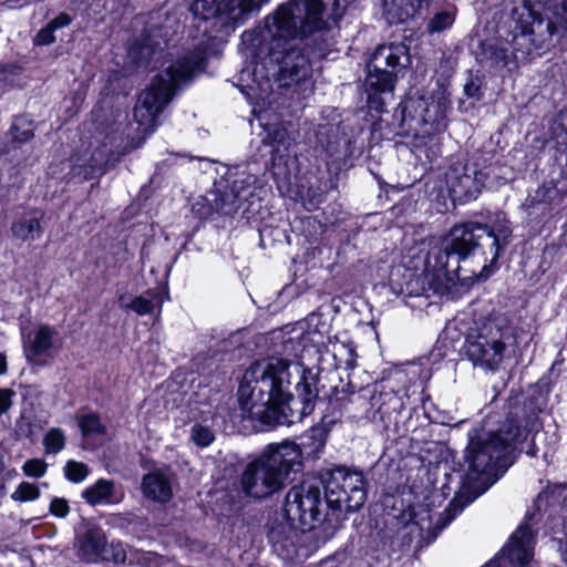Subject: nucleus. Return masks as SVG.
<instances>
[{
  "label": "nucleus",
  "instance_id": "obj_33",
  "mask_svg": "<svg viewBox=\"0 0 567 567\" xmlns=\"http://www.w3.org/2000/svg\"><path fill=\"white\" fill-rule=\"evenodd\" d=\"M89 467L81 462L69 461L64 466L65 477L73 483L83 482L89 475Z\"/></svg>",
  "mask_w": 567,
  "mask_h": 567
},
{
  "label": "nucleus",
  "instance_id": "obj_25",
  "mask_svg": "<svg viewBox=\"0 0 567 567\" xmlns=\"http://www.w3.org/2000/svg\"><path fill=\"white\" fill-rule=\"evenodd\" d=\"M105 163L106 159L101 153L93 154L89 165H86L85 163H79V161H76L72 168L73 175H83L84 179L93 178L95 174L103 173V166L105 165Z\"/></svg>",
  "mask_w": 567,
  "mask_h": 567
},
{
  "label": "nucleus",
  "instance_id": "obj_41",
  "mask_svg": "<svg viewBox=\"0 0 567 567\" xmlns=\"http://www.w3.org/2000/svg\"><path fill=\"white\" fill-rule=\"evenodd\" d=\"M54 29L48 24L45 28L41 29L37 37H35V43L39 45H49L55 41L54 37Z\"/></svg>",
  "mask_w": 567,
  "mask_h": 567
},
{
  "label": "nucleus",
  "instance_id": "obj_19",
  "mask_svg": "<svg viewBox=\"0 0 567 567\" xmlns=\"http://www.w3.org/2000/svg\"><path fill=\"white\" fill-rule=\"evenodd\" d=\"M567 195V177L559 174L556 178L545 181L538 188L529 196L528 202L530 206L544 204L555 206L563 202Z\"/></svg>",
  "mask_w": 567,
  "mask_h": 567
},
{
  "label": "nucleus",
  "instance_id": "obj_30",
  "mask_svg": "<svg viewBox=\"0 0 567 567\" xmlns=\"http://www.w3.org/2000/svg\"><path fill=\"white\" fill-rule=\"evenodd\" d=\"M126 560V551L120 542H105L101 561H112L114 564H123Z\"/></svg>",
  "mask_w": 567,
  "mask_h": 567
},
{
  "label": "nucleus",
  "instance_id": "obj_5",
  "mask_svg": "<svg viewBox=\"0 0 567 567\" xmlns=\"http://www.w3.org/2000/svg\"><path fill=\"white\" fill-rule=\"evenodd\" d=\"M301 451L295 442L269 444L241 474L243 491L255 498H266L282 489L292 472L301 468Z\"/></svg>",
  "mask_w": 567,
  "mask_h": 567
},
{
  "label": "nucleus",
  "instance_id": "obj_17",
  "mask_svg": "<svg viewBox=\"0 0 567 567\" xmlns=\"http://www.w3.org/2000/svg\"><path fill=\"white\" fill-rule=\"evenodd\" d=\"M141 489L145 498L155 503H167L173 496L172 480L162 471H153L144 475Z\"/></svg>",
  "mask_w": 567,
  "mask_h": 567
},
{
  "label": "nucleus",
  "instance_id": "obj_20",
  "mask_svg": "<svg viewBox=\"0 0 567 567\" xmlns=\"http://www.w3.org/2000/svg\"><path fill=\"white\" fill-rule=\"evenodd\" d=\"M106 542L105 533L99 527H90L78 539V554L83 561L99 563Z\"/></svg>",
  "mask_w": 567,
  "mask_h": 567
},
{
  "label": "nucleus",
  "instance_id": "obj_37",
  "mask_svg": "<svg viewBox=\"0 0 567 567\" xmlns=\"http://www.w3.org/2000/svg\"><path fill=\"white\" fill-rule=\"evenodd\" d=\"M48 470V464L42 458H31L28 460L22 465V471L27 476L40 478L45 475Z\"/></svg>",
  "mask_w": 567,
  "mask_h": 567
},
{
  "label": "nucleus",
  "instance_id": "obj_3",
  "mask_svg": "<svg viewBox=\"0 0 567 567\" xmlns=\"http://www.w3.org/2000/svg\"><path fill=\"white\" fill-rule=\"evenodd\" d=\"M292 377L298 379L295 390L302 404L301 414H309L318 396L315 374L298 363L275 357L259 360L246 370L238 389L243 411L265 425L287 423Z\"/></svg>",
  "mask_w": 567,
  "mask_h": 567
},
{
  "label": "nucleus",
  "instance_id": "obj_28",
  "mask_svg": "<svg viewBox=\"0 0 567 567\" xmlns=\"http://www.w3.org/2000/svg\"><path fill=\"white\" fill-rule=\"evenodd\" d=\"M190 440L195 445L204 449L215 441V432L208 425L196 423L190 429Z\"/></svg>",
  "mask_w": 567,
  "mask_h": 567
},
{
  "label": "nucleus",
  "instance_id": "obj_44",
  "mask_svg": "<svg viewBox=\"0 0 567 567\" xmlns=\"http://www.w3.org/2000/svg\"><path fill=\"white\" fill-rule=\"evenodd\" d=\"M12 392L9 390H2V412L10 405V396Z\"/></svg>",
  "mask_w": 567,
  "mask_h": 567
},
{
  "label": "nucleus",
  "instance_id": "obj_42",
  "mask_svg": "<svg viewBox=\"0 0 567 567\" xmlns=\"http://www.w3.org/2000/svg\"><path fill=\"white\" fill-rule=\"evenodd\" d=\"M71 23V18L66 13H60L56 18H54L49 24L54 29H60L66 27Z\"/></svg>",
  "mask_w": 567,
  "mask_h": 567
},
{
  "label": "nucleus",
  "instance_id": "obj_46",
  "mask_svg": "<svg viewBox=\"0 0 567 567\" xmlns=\"http://www.w3.org/2000/svg\"><path fill=\"white\" fill-rule=\"evenodd\" d=\"M1 369H2V373H3V372H4V369H6V364H4V362H3V361H2Z\"/></svg>",
  "mask_w": 567,
  "mask_h": 567
},
{
  "label": "nucleus",
  "instance_id": "obj_38",
  "mask_svg": "<svg viewBox=\"0 0 567 567\" xmlns=\"http://www.w3.org/2000/svg\"><path fill=\"white\" fill-rule=\"evenodd\" d=\"M127 307L140 316L152 313L154 310L153 302L143 296L135 297Z\"/></svg>",
  "mask_w": 567,
  "mask_h": 567
},
{
  "label": "nucleus",
  "instance_id": "obj_36",
  "mask_svg": "<svg viewBox=\"0 0 567 567\" xmlns=\"http://www.w3.org/2000/svg\"><path fill=\"white\" fill-rule=\"evenodd\" d=\"M39 496H40V491H39L38 486L34 484L28 483V482H22L21 484H19L18 487L16 488V491L11 495V497L13 499L24 501V502L37 499V498H39Z\"/></svg>",
  "mask_w": 567,
  "mask_h": 567
},
{
  "label": "nucleus",
  "instance_id": "obj_2",
  "mask_svg": "<svg viewBox=\"0 0 567 567\" xmlns=\"http://www.w3.org/2000/svg\"><path fill=\"white\" fill-rule=\"evenodd\" d=\"M512 228L505 214L497 213L488 224L454 226L442 248L432 249L426 269L446 282L470 284L487 279L499 254L509 244Z\"/></svg>",
  "mask_w": 567,
  "mask_h": 567
},
{
  "label": "nucleus",
  "instance_id": "obj_15",
  "mask_svg": "<svg viewBox=\"0 0 567 567\" xmlns=\"http://www.w3.org/2000/svg\"><path fill=\"white\" fill-rule=\"evenodd\" d=\"M445 178L452 199L466 203L477 198L485 185L486 173L474 166L455 164L449 168Z\"/></svg>",
  "mask_w": 567,
  "mask_h": 567
},
{
  "label": "nucleus",
  "instance_id": "obj_13",
  "mask_svg": "<svg viewBox=\"0 0 567 567\" xmlns=\"http://www.w3.org/2000/svg\"><path fill=\"white\" fill-rule=\"evenodd\" d=\"M535 538L527 523L518 526L507 544L484 567H530Z\"/></svg>",
  "mask_w": 567,
  "mask_h": 567
},
{
  "label": "nucleus",
  "instance_id": "obj_16",
  "mask_svg": "<svg viewBox=\"0 0 567 567\" xmlns=\"http://www.w3.org/2000/svg\"><path fill=\"white\" fill-rule=\"evenodd\" d=\"M56 331L49 326H40L29 334L24 346L27 359L35 364H44L51 358Z\"/></svg>",
  "mask_w": 567,
  "mask_h": 567
},
{
  "label": "nucleus",
  "instance_id": "obj_24",
  "mask_svg": "<svg viewBox=\"0 0 567 567\" xmlns=\"http://www.w3.org/2000/svg\"><path fill=\"white\" fill-rule=\"evenodd\" d=\"M334 367L338 369H353L355 367V349L352 343L330 342Z\"/></svg>",
  "mask_w": 567,
  "mask_h": 567
},
{
  "label": "nucleus",
  "instance_id": "obj_10",
  "mask_svg": "<svg viewBox=\"0 0 567 567\" xmlns=\"http://www.w3.org/2000/svg\"><path fill=\"white\" fill-rule=\"evenodd\" d=\"M324 496L328 507L333 511H358L367 498L363 474L346 467L333 470L324 483Z\"/></svg>",
  "mask_w": 567,
  "mask_h": 567
},
{
  "label": "nucleus",
  "instance_id": "obj_8",
  "mask_svg": "<svg viewBox=\"0 0 567 567\" xmlns=\"http://www.w3.org/2000/svg\"><path fill=\"white\" fill-rule=\"evenodd\" d=\"M512 328L504 317L488 318L474 328L466 339V354L474 365L496 370L504 359Z\"/></svg>",
  "mask_w": 567,
  "mask_h": 567
},
{
  "label": "nucleus",
  "instance_id": "obj_31",
  "mask_svg": "<svg viewBox=\"0 0 567 567\" xmlns=\"http://www.w3.org/2000/svg\"><path fill=\"white\" fill-rule=\"evenodd\" d=\"M455 20L453 11L437 12L427 23V31L430 33H439L452 27Z\"/></svg>",
  "mask_w": 567,
  "mask_h": 567
},
{
  "label": "nucleus",
  "instance_id": "obj_7",
  "mask_svg": "<svg viewBox=\"0 0 567 567\" xmlns=\"http://www.w3.org/2000/svg\"><path fill=\"white\" fill-rule=\"evenodd\" d=\"M408 62V48L402 43L383 44L375 49L364 82L371 109L383 111L385 100L382 95H392L398 73Z\"/></svg>",
  "mask_w": 567,
  "mask_h": 567
},
{
  "label": "nucleus",
  "instance_id": "obj_1",
  "mask_svg": "<svg viewBox=\"0 0 567 567\" xmlns=\"http://www.w3.org/2000/svg\"><path fill=\"white\" fill-rule=\"evenodd\" d=\"M340 0H290L280 4L252 30L241 34V51L250 60L243 80L264 99L271 90V80L280 87H308L312 76V59L323 52L311 53L303 38L336 24L344 12Z\"/></svg>",
  "mask_w": 567,
  "mask_h": 567
},
{
  "label": "nucleus",
  "instance_id": "obj_29",
  "mask_svg": "<svg viewBox=\"0 0 567 567\" xmlns=\"http://www.w3.org/2000/svg\"><path fill=\"white\" fill-rule=\"evenodd\" d=\"M79 426L84 436L103 435L105 433L104 425L95 414H85L79 421Z\"/></svg>",
  "mask_w": 567,
  "mask_h": 567
},
{
  "label": "nucleus",
  "instance_id": "obj_6",
  "mask_svg": "<svg viewBox=\"0 0 567 567\" xmlns=\"http://www.w3.org/2000/svg\"><path fill=\"white\" fill-rule=\"evenodd\" d=\"M203 59L199 51L185 55L158 74L140 94L134 109V120L144 134L154 131L156 116L171 102L175 87L199 69Z\"/></svg>",
  "mask_w": 567,
  "mask_h": 567
},
{
  "label": "nucleus",
  "instance_id": "obj_4",
  "mask_svg": "<svg viewBox=\"0 0 567 567\" xmlns=\"http://www.w3.org/2000/svg\"><path fill=\"white\" fill-rule=\"evenodd\" d=\"M526 426L512 414L505 419L495 432H481L470 437L466 449V462L468 471L465 482L468 488L477 489L474 497H466L463 494L456 495L450 503L446 513L453 512L451 518L484 493L495 482V471L506 467V456L509 455L515 445L526 439Z\"/></svg>",
  "mask_w": 567,
  "mask_h": 567
},
{
  "label": "nucleus",
  "instance_id": "obj_23",
  "mask_svg": "<svg viewBox=\"0 0 567 567\" xmlns=\"http://www.w3.org/2000/svg\"><path fill=\"white\" fill-rule=\"evenodd\" d=\"M430 0H392V7L388 9L392 14V21L404 22L413 18Z\"/></svg>",
  "mask_w": 567,
  "mask_h": 567
},
{
  "label": "nucleus",
  "instance_id": "obj_9",
  "mask_svg": "<svg viewBox=\"0 0 567 567\" xmlns=\"http://www.w3.org/2000/svg\"><path fill=\"white\" fill-rule=\"evenodd\" d=\"M269 0H194L190 12L195 20L212 22L221 29L244 24Z\"/></svg>",
  "mask_w": 567,
  "mask_h": 567
},
{
  "label": "nucleus",
  "instance_id": "obj_43",
  "mask_svg": "<svg viewBox=\"0 0 567 567\" xmlns=\"http://www.w3.org/2000/svg\"><path fill=\"white\" fill-rule=\"evenodd\" d=\"M480 84L472 80L470 83L465 84L464 92L468 97H474L478 94Z\"/></svg>",
  "mask_w": 567,
  "mask_h": 567
},
{
  "label": "nucleus",
  "instance_id": "obj_34",
  "mask_svg": "<svg viewBox=\"0 0 567 567\" xmlns=\"http://www.w3.org/2000/svg\"><path fill=\"white\" fill-rule=\"evenodd\" d=\"M551 131L553 137L556 140L557 144L567 147V110L559 112L553 124Z\"/></svg>",
  "mask_w": 567,
  "mask_h": 567
},
{
  "label": "nucleus",
  "instance_id": "obj_32",
  "mask_svg": "<svg viewBox=\"0 0 567 567\" xmlns=\"http://www.w3.org/2000/svg\"><path fill=\"white\" fill-rule=\"evenodd\" d=\"M10 133L14 141H29L33 137L32 123L24 117H17L11 126Z\"/></svg>",
  "mask_w": 567,
  "mask_h": 567
},
{
  "label": "nucleus",
  "instance_id": "obj_14",
  "mask_svg": "<svg viewBox=\"0 0 567 567\" xmlns=\"http://www.w3.org/2000/svg\"><path fill=\"white\" fill-rule=\"evenodd\" d=\"M449 107L450 100L446 90L436 85L430 92L409 97L403 104L402 113L423 124H434L445 117Z\"/></svg>",
  "mask_w": 567,
  "mask_h": 567
},
{
  "label": "nucleus",
  "instance_id": "obj_35",
  "mask_svg": "<svg viewBox=\"0 0 567 567\" xmlns=\"http://www.w3.org/2000/svg\"><path fill=\"white\" fill-rule=\"evenodd\" d=\"M270 539L274 544L275 550L279 553L285 559H291L296 555H298L297 549L292 542L281 540L279 537V533L272 532L270 534Z\"/></svg>",
  "mask_w": 567,
  "mask_h": 567
},
{
  "label": "nucleus",
  "instance_id": "obj_45",
  "mask_svg": "<svg viewBox=\"0 0 567 567\" xmlns=\"http://www.w3.org/2000/svg\"><path fill=\"white\" fill-rule=\"evenodd\" d=\"M338 557L328 558L321 561L320 567H334Z\"/></svg>",
  "mask_w": 567,
  "mask_h": 567
},
{
  "label": "nucleus",
  "instance_id": "obj_22",
  "mask_svg": "<svg viewBox=\"0 0 567 567\" xmlns=\"http://www.w3.org/2000/svg\"><path fill=\"white\" fill-rule=\"evenodd\" d=\"M82 497L91 505L114 503V483L109 480H99L82 492Z\"/></svg>",
  "mask_w": 567,
  "mask_h": 567
},
{
  "label": "nucleus",
  "instance_id": "obj_11",
  "mask_svg": "<svg viewBox=\"0 0 567 567\" xmlns=\"http://www.w3.org/2000/svg\"><path fill=\"white\" fill-rule=\"evenodd\" d=\"M319 483L305 481L289 489L285 499V513L292 526L311 529L321 509Z\"/></svg>",
  "mask_w": 567,
  "mask_h": 567
},
{
  "label": "nucleus",
  "instance_id": "obj_26",
  "mask_svg": "<svg viewBox=\"0 0 567 567\" xmlns=\"http://www.w3.org/2000/svg\"><path fill=\"white\" fill-rule=\"evenodd\" d=\"M42 443L47 454L55 455L64 449L66 443V436L61 429L51 427L44 434Z\"/></svg>",
  "mask_w": 567,
  "mask_h": 567
},
{
  "label": "nucleus",
  "instance_id": "obj_12",
  "mask_svg": "<svg viewBox=\"0 0 567 567\" xmlns=\"http://www.w3.org/2000/svg\"><path fill=\"white\" fill-rule=\"evenodd\" d=\"M522 37H528L536 49L546 48L558 29L567 30V0L551 11V16L543 19L529 8L520 14Z\"/></svg>",
  "mask_w": 567,
  "mask_h": 567
},
{
  "label": "nucleus",
  "instance_id": "obj_39",
  "mask_svg": "<svg viewBox=\"0 0 567 567\" xmlns=\"http://www.w3.org/2000/svg\"><path fill=\"white\" fill-rule=\"evenodd\" d=\"M489 59L496 66H507L509 61V53L506 47L491 48Z\"/></svg>",
  "mask_w": 567,
  "mask_h": 567
},
{
  "label": "nucleus",
  "instance_id": "obj_21",
  "mask_svg": "<svg viewBox=\"0 0 567 567\" xmlns=\"http://www.w3.org/2000/svg\"><path fill=\"white\" fill-rule=\"evenodd\" d=\"M11 231L18 240L34 241L43 231L40 217L33 212L25 213L12 224Z\"/></svg>",
  "mask_w": 567,
  "mask_h": 567
},
{
  "label": "nucleus",
  "instance_id": "obj_18",
  "mask_svg": "<svg viewBox=\"0 0 567 567\" xmlns=\"http://www.w3.org/2000/svg\"><path fill=\"white\" fill-rule=\"evenodd\" d=\"M265 143L271 147L270 154L274 166H286L295 145V138L290 136L288 130L284 125L272 126Z\"/></svg>",
  "mask_w": 567,
  "mask_h": 567
},
{
  "label": "nucleus",
  "instance_id": "obj_27",
  "mask_svg": "<svg viewBox=\"0 0 567 567\" xmlns=\"http://www.w3.org/2000/svg\"><path fill=\"white\" fill-rule=\"evenodd\" d=\"M296 445L300 449L301 454L305 452L308 455H316L324 446L323 434L320 430L311 429L302 436L301 444Z\"/></svg>",
  "mask_w": 567,
  "mask_h": 567
},
{
  "label": "nucleus",
  "instance_id": "obj_40",
  "mask_svg": "<svg viewBox=\"0 0 567 567\" xmlns=\"http://www.w3.org/2000/svg\"><path fill=\"white\" fill-rule=\"evenodd\" d=\"M50 512L59 518H64L70 512L69 503L65 498L54 497L50 503Z\"/></svg>",
  "mask_w": 567,
  "mask_h": 567
}]
</instances>
